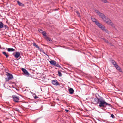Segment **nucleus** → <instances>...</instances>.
<instances>
[{"mask_svg": "<svg viewBox=\"0 0 123 123\" xmlns=\"http://www.w3.org/2000/svg\"><path fill=\"white\" fill-rule=\"evenodd\" d=\"M96 12L103 19L104 21L106 22L108 24L113 26V24L111 21L109 19L104 15L102 13H101L97 10H95Z\"/></svg>", "mask_w": 123, "mask_h": 123, "instance_id": "1", "label": "nucleus"}, {"mask_svg": "<svg viewBox=\"0 0 123 123\" xmlns=\"http://www.w3.org/2000/svg\"><path fill=\"white\" fill-rule=\"evenodd\" d=\"M98 103H99V107H105L106 106V102L103 100H97Z\"/></svg>", "mask_w": 123, "mask_h": 123, "instance_id": "2", "label": "nucleus"}, {"mask_svg": "<svg viewBox=\"0 0 123 123\" xmlns=\"http://www.w3.org/2000/svg\"><path fill=\"white\" fill-rule=\"evenodd\" d=\"M49 62L50 64L52 65L58 67H61L60 65L58 64H57L56 62L54 60H51L49 61Z\"/></svg>", "mask_w": 123, "mask_h": 123, "instance_id": "3", "label": "nucleus"}, {"mask_svg": "<svg viewBox=\"0 0 123 123\" xmlns=\"http://www.w3.org/2000/svg\"><path fill=\"white\" fill-rule=\"evenodd\" d=\"M52 84L55 85H59V84L56 80H53L52 81Z\"/></svg>", "mask_w": 123, "mask_h": 123, "instance_id": "4", "label": "nucleus"}, {"mask_svg": "<svg viewBox=\"0 0 123 123\" xmlns=\"http://www.w3.org/2000/svg\"><path fill=\"white\" fill-rule=\"evenodd\" d=\"M32 44H33V46H34L35 47H36V48L38 49L40 51H43V49L42 48H41V49L38 46V45H36V44L35 43H32Z\"/></svg>", "mask_w": 123, "mask_h": 123, "instance_id": "5", "label": "nucleus"}, {"mask_svg": "<svg viewBox=\"0 0 123 123\" xmlns=\"http://www.w3.org/2000/svg\"><path fill=\"white\" fill-rule=\"evenodd\" d=\"M22 70L25 74L28 76L29 75V74L26 69L24 68H22Z\"/></svg>", "mask_w": 123, "mask_h": 123, "instance_id": "6", "label": "nucleus"}, {"mask_svg": "<svg viewBox=\"0 0 123 123\" xmlns=\"http://www.w3.org/2000/svg\"><path fill=\"white\" fill-rule=\"evenodd\" d=\"M39 31L41 33L43 34V35L45 37H47V36L46 35V33L44 31L40 29L39 30Z\"/></svg>", "mask_w": 123, "mask_h": 123, "instance_id": "7", "label": "nucleus"}, {"mask_svg": "<svg viewBox=\"0 0 123 123\" xmlns=\"http://www.w3.org/2000/svg\"><path fill=\"white\" fill-rule=\"evenodd\" d=\"M20 54L19 52H16L15 55H14L15 57L16 58H18L20 56Z\"/></svg>", "mask_w": 123, "mask_h": 123, "instance_id": "8", "label": "nucleus"}, {"mask_svg": "<svg viewBox=\"0 0 123 123\" xmlns=\"http://www.w3.org/2000/svg\"><path fill=\"white\" fill-rule=\"evenodd\" d=\"M96 24L101 28H102L103 26L102 25L98 22H97L96 23Z\"/></svg>", "mask_w": 123, "mask_h": 123, "instance_id": "9", "label": "nucleus"}, {"mask_svg": "<svg viewBox=\"0 0 123 123\" xmlns=\"http://www.w3.org/2000/svg\"><path fill=\"white\" fill-rule=\"evenodd\" d=\"M115 67L116 69L117 70H118L120 72L121 71V69L120 67L117 64L116 65Z\"/></svg>", "mask_w": 123, "mask_h": 123, "instance_id": "10", "label": "nucleus"}, {"mask_svg": "<svg viewBox=\"0 0 123 123\" xmlns=\"http://www.w3.org/2000/svg\"><path fill=\"white\" fill-rule=\"evenodd\" d=\"M12 97L14 100H19V97L18 96L14 95L12 96Z\"/></svg>", "mask_w": 123, "mask_h": 123, "instance_id": "11", "label": "nucleus"}, {"mask_svg": "<svg viewBox=\"0 0 123 123\" xmlns=\"http://www.w3.org/2000/svg\"><path fill=\"white\" fill-rule=\"evenodd\" d=\"M8 78L10 80H11L13 78V75L12 74H8Z\"/></svg>", "mask_w": 123, "mask_h": 123, "instance_id": "12", "label": "nucleus"}, {"mask_svg": "<svg viewBox=\"0 0 123 123\" xmlns=\"http://www.w3.org/2000/svg\"><path fill=\"white\" fill-rule=\"evenodd\" d=\"M69 92L70 94H73L74 92V91L73 90V89L71 88H70L69 89Z\"/></svg>", "mask_w": 123, "mask_h": 123, "instance_id": "13", "label": "nucleus"}, {"mask_svg": "<svg viewBox=\"0 0 123 123\" xmlns=\"http://www.w3.org/2000/svg\"><path fill=\"white\" fill-rule=\"evenodd\" d=\"M7 51L9 52L14 51V49L13 48H8Z\"/></svg>", "mask_w": 123, "mask_h": 123, "instance_id": "14", "label": "nucleus"}, {"mask_svg": "<svg viewBox=\"0 0 123 123\" xmlns=\"http://www.w3.org/2000/svg\"><path fill=\"white\" fill-rule=\"evenodd\" d=\"M111 63L114 65L115 66L116 65H117V64H116V63L115 62V61L113 60H112L111 61Z\"/></svg>", "mask_w": 123, "mask_h": 123, "instance_id": "15", "label": "nucleus"}, {"mask_svg": "<svg viewBox=\"0 0 123 123\" xmlns=\"http://www.w3.org/2000/svg\"><path fill=\"white\" fill-rule=\"evenodd\" d=\"M17 2L19 6H24V5L21 3L19 1H17Z\"/></svg>", "mask_w": 123, "mask_h": 123, "instance_id": "16", "label": "nucleus"}, {"mask_svg": "<svg viewBox=\"0 0 123 123\" xmlns=\"http://www.w3.org/2000/svg\"><path fill=\"white\" fill-rule=\"evenodd\" d=\"M2 53L4 55L6 56V58H7L8 57V55H7V54L6 52H2Z\"/></svg>", "mask_w": 123, "mask_h": 123, "instance_id": "17", "label": "nucleus"}, {"mask_svg": "<svg viewBox=\"0 0 123 123\" xmlns=\"http://www.w3.org/2000/svg\"><path fill=\"white\" fill-rule=\"evenodd\" d=\"M3 25H4L3 24L2 22H0V28H2L3 27Z\"/></svg>", "mask_w": 123, "mask_h": 123, "instance_id": "18", "label": "nucleus"}, {"mask_svg": "<svg viewBox=\"0 0 123 123\" xmlns=\"http://www.w3.org/2000/svg\"><path fill=\"white\" fill-rule=\"evenodd\" d=\"M91 19L92 21H93L95 22L96 24L97 22H98V21H97L96 19L94 18H91Z\"/></svg>", "mask_w": 123, "mask_h": 123, "instance_id": "19", "label": "nucleus"}, {"mask_svg": "<svg viewBox=\"0 0 123 123\" xmlns=\"http://www.w3.org/2000/svg\"><path fill=\"white\" fill-rule=\"evenodd\" d=\"M33 96L34 97L35 99H36L38 98V97L37 96H36L35 94H34L33 95Z\"/></svg>", "mask_w": 123, "mask_h": 123, "instance_id": "20", "label": "nucleus"}, {"mask_svg": "<svg viewBox=\"0 0 123 123\" xmlns=\"http://www.w3.org/2000/svg\"><path fill=\"white\" fill-rule=\"evenodd\" d=\"M76 13L77 14L78 16L79 17H80V14L79 13V12L78 11H76Z\"/></svg>", "mask_w": 123, "mask_h": 123, "instance_id": "21", "label": "nucleus"}, {"mask_svg": "<svg viewBox=\"0 0 123 123\" xmlns=\"http://www.w3.org/2000/svg\"><path fill=\"white\" fill-rule=\"evenodd\" d=\"M46 38H47V40L49 41H52L51 39L49 37H45Z\"/></svg>", "mask_w": 123, "mask_h": 123, "instance_id": "22", "label": "nucleus"}, {"mask_svg": "<svg viewBox=\"0 0 123 123\" xmlns=\"http://www.w3.org/2000/svg\"><path fill=\"white\" fill-rule=\"evenodd\" d=\"M102 30L105 31H106V30L105 29V28L104 27H102V28H101Z\"/></svg>", "mask_w": 123, "mask_h": 123, "instance_id": "23", "label": "nucleus"}, {"mask_svg": "<svg viewBox=\"0 0 123 123\" xmlns=\"http://www.w3.org/2000/svg\"><path fill=\"white\" fill-rule=\"evenodd\" d=\"M58 73L59 76L60 77H61V76H62V73L61 72H59V71H58Z\"/></svg>", "mask_w": 123, "mask_h": 123, "instance_id": "24", "label": "nucleus"}, {"mask_svg": "<svg viewBox=\"0 0 123 123\" xmlns=\"http://www.w3.org/2000/svg\"><path fill=\"white\" fill-rule=\"evenodd\" d=\"M102 2L104 3H106L107 2V0H101Z\"/></svg>", "mask_w": 123, "mask_h": 123, "instance_id": "25", "label": "nucleus"}, {"mask_svg": "<svg viewBox=\"0 0 123 123\" xmlns=\"http://www.w3.org/2000/svg\"><path fill=\"white\" fill-rule=\"evenodd\" d=\"M106 105H108L110 107H112L111 105V104H109L107 103H106Z\"/></svg>", "mask_w": 123, "mask_h": 123, "instance_id": "26", "label": "nucleus"}, {"mask_svg": "<svg viewBox=\"0 0 123 123\" xmlns=\"http://www.w3.org/2000/svg\"><path fill=\"white\" fill-rule=\"evenodd\" d=\"M97 98V100H103V98L102 97H100V98Z\"/></svg>", "mask_w": 123, "mask_h": 123, "instance_id": "27", "label": "nucleus"}, {"mask_svg": "<svg viewBox=\"0 0 123 123\" xmlns=\"http://www.w3.org/2000/svg\"><path fill=\"white\" fill-rule=\"evenodd\" d=\"M6 80V81H9V80H10L8 78H5Z\"/></svg>", "mask_w": 123, "mask_h": 123, "instance_id": "28", "label": "nucleus"}, {"mask_svg": "<svg viewBox=\"0 0 123 123\" xmlns=\"http://www.w3.org/2000/svg\"><path fill=\"white\" fill-rule=\"evenodd\" d=\"M111 117L113 118H115L113 114H112L111 115Z\"/></svg>", "mask_w": 123, "mask_h": 123, "instance_id": "29", "label": "nucleus"}, {"mask_svg": "<svg viewBox=\"0 0 123 123\" xmlns=\"http://www.w3.org/2000/svg\"><path fill=\"white\" fill-rule=\"evenodd\" d=\"M103 39L105 42L106 43H108V41L107 40H106L105 39V38H104Z\"/></svg>", "mask_w": 123, "mask_h": 123, "instance_id": "30", "label": "nucleus"}, {"mask_svg": "<svg viewBox=\"0 0 123 123\" xmlns=\"http://www.w3.org/2000/svg\"><path fill=\"white\" fill-rule=\"evenodd\" d=\"M14 101L16 103H18L19 102H20V101H19L18 100H14Z\"/></svg>", "mask_w": 123, "mask_h": 123, "instance_id": "31", "label": "nucleus"}, {"mask_svg": "<svg viewBox=\"0 0 123 123\" xmlns=\"http://www.w3.org/2000/svg\"><path fill=\"white\" fill-rule=\"evenodd\" d=\"M16 111H17L18 112H19V110L18 109H16Z\"/></svg>", "mask_w": 123, "mask_h": 123, "instance_id": "32", "label": "nucleus"}, {"mask_svg": "<svg viewBox=\"0 0 123 123\" xmlns=\"http://www.w3.org/2000/svg\"><path fill=\"white\" fill-rule=\"evenodd\" d=\"M65 111L66 112H68L69 111V110L67 109H66Z\"/></svg>", "mask_w": 123, "mask_h": 123, "instance_id": "33", "label": "nucleus"}, {"mask_svg": "<svg viewBox=\"0 0 123 123\" xmlns=\"http://www.w3.org/2000/svg\"><path fill=\"white\" fill-rule=\"evenodd\" d=\"M55 11H56V10H57V9H55Z\"/></svg>", "mask_w": 123, "mask_h": 123, "instance_id": "34", "label": "nucleus"}, {"mask_svg": "<svg viewBox=\"0 0 123 123\" xmlns=\"http://www.w3.org/2000/svg\"><path fill=\"white\" fill-rule=\"evenodd\" d=\"M1 48V46L0 45V49Z\"/></svg>", "mask_w": 123, "mask_h": 123, "instance_id": "35", "label": "nucleus"}, {"mask_svg": "<svg viewBox=\"0 0 123 123\" xmlns=\"http://www.w3.org/2000/svg\"><path fill=\"white\" fill-rule=\"evenodd\" d=\"M43 53H44V54H45V52H43Z\"/></svg>", "mask_w": 123, "mask_h": 123, "instance_id": "36", "label": "nucleus"}, {"mask_svg": "<svg viewBox=\"0 0 123 123\" xmlns=\"http://www.w3.org/2000/svg\"><path fill=\"white\" fill-rule=\"evenodd\" d=\"M5 27H6V25H5Z\"/></svg>", "mask_w": 123, "mask_h": 123, "instance_id": "37", "label": "nucleus"}, {"mask_svg": "<svg viewBox=\"0 0 123 123\" xmlns=\"http://www.w3.org/2000/svg\"><path fill=\"white\" fill-rule=\"evenodd\" d=\"M5 27H6V25H5Z\"/></svg>", "mask_w": 123, "mask_h": 123, "instance_id": "38", "label": "nucleus"}, {"mask_svg": "<svg viewBox=\"0 0 123 123\" xmlns=\"http://www.w3.org/2000/svg\"><path fill=\"white\" fill-rule=\"evenodd\" d=\"M96 99V98H95V100H96L95 99Z\"/></svg>", "mask_w": 123, "mask_h": 123, "instance_id": "39", "label": "nucleus"}]
</instances>
